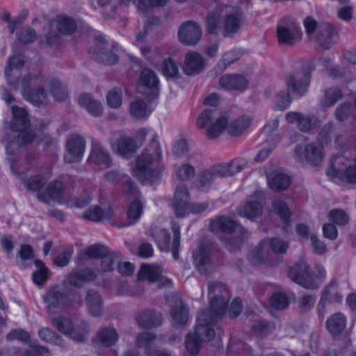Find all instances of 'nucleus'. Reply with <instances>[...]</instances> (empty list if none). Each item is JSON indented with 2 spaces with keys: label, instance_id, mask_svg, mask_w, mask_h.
<instances>
[{
  "label": "nucleus",
  "instance_id": "6",
  "mask_svg": "<svg viewBox=\"0 0 356 356\" xmlns=\"http://www.w3.org/2000/svg\"><path fill=\"white\" fill-rule=\"evenodd\" d=\"M13 120L10 124V130L17 132V138L15 140H4L6 151L8 156L13 154V147L17 150L19 146L25 145L34 140L35 135L29 129L26 111L15 106H12Z\"/></svg>",
  "mask_w": 356,
  "mask_h": 356
},
{
  "label": "nucleus",
  "instance_id": "15",
  "mask_svg": "<svg viewBox=\"0 0 356 356\" xmlns=\"http://www.w3.org/2000/svg\"><path fill=\"white\" fill-rule=\"evenodd\" d=\"M317 44L323 49H329L339 39V33L336 27L328 22L319 23L318 32L316 34Z\"/></svg>",
  "mask_w": 356,
  "mask_h": 356
},
{
  "label": "nucleus",
  "instance_id": "31",
  "mask_svg": "<svg viewBox=\"0 0 356 356\" xmlns=\"http://www.w3.org/2000/svg\"><path fill=\"white\" fill-rule=\"evenodd\" d=\"M161 268L155 265H142L138 277L140 280H146L149 282L156 280L161 274Z\"/></svg>",
  "mask_w": 356,
  "mask_h": 356
},
{
  "label": "nucleus",
  "instance_id": "48",
  "mask_svg": "<svg viewBox=\"0 0 356 356\" xmlns=\"http://www.w3.org/2000/svg\"><path fill=\"white\" fill-rule=\"evenodd\" d=\"M328 220L337 225H344L348 221V216L341 209H334L327 215Z\"/></svg>",
  "mask_w": 356,
  "mask_h": 356
},
{
  "label": "nucleus",
  "instance_id": "22",
  "mask_svg": "<svg viewBox=\"0 0 356 356\" xmlns=\"http://www.w3.org/2000/svg\"><path fill=\"white\" fill-rule=\"evenodd\" d=\"M309 76L307 74H298L288 79L289 90L293 96H302L309 86Z\"/></svg>",
  "mask_w": 356,
  "mask_h": 356
},
{
  "label": "nucleus",
  "instance_id": "9",
  "mask_svg": "<svg viewBox=\"0 0 356 356\" xmlns=\"http://www.w3.org/2000/svg\"><path fill=\"white\" fill-rule=\"evenodd\" d=\"M289 277L295 282L307 289L316 287L320 282L325 277L323 269L319 270L318 276L311 274L305 261L299 262L290 268Z\"/></svg>",
  "mask_w": 356,
  "mask_h": 356
},
{
  "label": "nucleus",
  "instance_id": "25",
  "mask_svg": "<svg viewBox=\"0 0 356 356\" xmlns=\"http://www.w3.org/2000/svg\"><path fill=\"white\" fill-rule=\"evenodd\" d=\"M268 184L274 191L286 189L290 185L289 177L281 171L267 175Z\"/></svg>",
  "mask_w": 356,
  "mask_h": 356
},
{
  "label": "nucleus",
  "instance_id": "60",
  "mask_svg": "<svg viewBox=\"0 0 356 356\" xmlns=\"http://www.w3.org/2000/svg\"><path fill=\"white\" fill-rule=\"evenodd\" d=\"M7 339L9 341L17 339L22 342H26L29 339V334L22 330H15L7 335Z\"/></svg>",
  "mask_w": 356,
  "mask_h": 356
},
{
  "label": "nucleus",
  "instance_id": "3",
  "mask_svg": "<svg viewBox=\"0 0 356 356\" xmlns=\"http://www.w3.org/2000/svg\"><path fill=\"white\" fill-rule=\"evenodd\" d=\"M252 122L248 116L234 120L227 114L214 119L213 111L204 110L197 119L196 124L198 128L206 130L208 138H215L225 131L230 136H239L250 127Z\"/></svg>",
  "mask_w": 356,
  "mask_h": 356
},
{
  "label": "nucleus",
  "instance_id": "42",
  "mask_svg": "<svg viewBox=\"0 0 356 356\" xmlns=\"http://www.w3.org/2000/svg\"><path fill=\"white\" fill-rule=\"evenodd\" d=\"M210 255V249L208 247L201 246L199 250L193 254L194 261L197 268L201 270L209 263Z\"/></svg>",
  "mask_w": 356,
  "mask_h": 356
},
{
  "label": "nucleus",
  "instance_id": "16",
  "mask_svg": "<svg viewBox=\"0 0 356 356\" xmlns=\"http://www.w3.org/2000/svg\"><path fill=\"white\" fill-rule=\"evenodd\" d=\"M85 255L88 259L102 257L101 261L102 270L104 272L112 270L115 261L114 255L108 254L107 249L99 245H94L88 248L85 251Z\"/></svg>",
  "mask_w": 356,
  "mask_h": 356
},
{
  "label": "nucleus",
  "instance_id": "46",
  "mask_svg": "<svg viewBox=\"0 0 356 356\" xmlns=\"http://www.w3.org/2000/svg\"><path fill=\"white\" fill-rule=\"evenodd\" d=\"M94 277V275L88 269L83 270L80 273L72 274L69 277V282L74 286H80L83 282L90 280Z\"/></svg>",
  "mask_w": 356,
  "mask_h": 356
},
{
  "label": "nucleus",
  "instance_id": "38",
  "mask_svg": "<svg viewBox=\"0 0 356 356\" xmlns=\"http://www.w3.org/2000/svg\"><path fill=\"white\" fill-rule=\"evenodd\" d=\"M111 209L108 207L106 211H102L97 207L90 208L84 214L86 218L92 221H99L108 219L111 216Z\"/></svg>",
  "mask_w": 356,
  "mask_h": 356
},
{
  "label": "nucleus",
  "instance_id": "55",
  "mask_svg": "<svg viewBox=\"0 0 356 356\" xmlns=\"http://www.w3.org/2000/svg\"><path fill=\"white\" fill-rule=\"evenodd\" d=\"M27 16V13H22L16 17H13L10 22L8 23V31L10 34H13L16 29L18 28L19 25L23 24L26 17Z\"/></svg>",
  "mask_w": 356,
  "mask_h": 356
},
{
  "label": "nucleus",
  "instance_id": "29",
  "mask_svg": "<svg viewBox=\"0 0 356 356\" xmlns=\"http://www.w3.org/2000/svg\"><path fill=\"white\" fill-rule=\"evenodd\" d=\"M79 103L94 116L99 115L102 113V104L99 102L92 99L88 94L81 95L79 97Z\"/></svg>",
  "mask_w": 356,
  "mask_h": 356
},
{
  "label": "nucleus",
  "instance_id": "35",
  "mask_svg": "<svg viewBox=\"0 0 356 356\" xmlns=\"http://www.w3.org/2000/svg\"><path fill=\"white\" fill-rule=\"evenodd\" d=\"M86 302L90 313L93 316H98L101 314L102 300L100 296L95 291H90L86 297Z\"/></svg>",
  "mask_w": 356,
  "mask_h": 356
},
{
  "label": "nucleus",
  "instance_id": "57",
  "mask_svg": "<svg viewBox=\"0 0 356 356\" xmlns=\"http://www.w3.org/2000/svg\"><path fill=\"white\" fill-rule=\"evenodd\" d=\"M333 64L332 59L327 57L313 58L305 64V67H329Z\"/></svg>",
  "mask_w": 356,
  "mask_h": 356
},
{
  "label": "nucleus",
  "instance_id": "13",
  "mask_svg": "<svg viewBox=\"0 0 356 356\" xmlns=\"http://www.w3.org/2000/svg\"><path fill=\"white\" fill-rule=\"evenodd\" d=\"M288 248V244L279 238L262 241L258 247L252 251L249 258L251 261H260L265 254L271 250L274 253H284Z\"/></svg>",
  "mask_w": 356,
  "mask_h": 356
},
{
  "label": "nucleus",
  "instance_id": "14",
  "mask_svg": "<svg viewBox=\"0 0 356 356\" xmlns=\"http://www.w3.org/2000/svg\"><path fill=\"white\" fill-rule=\"evenodd\" d=\"M202 31L195 22L187 21L179 29L178 37L181 43L187 46L197 44L201 40Z\"/></svg>",
  "mask_w": 356,
  "mask_h": 356
},
{
  "label": "nucleus",
  "instance_id": "33",
  "mask_svg": "<svg viewBox=\"0 0 356 356\" xmlns=\"http://www.w3.org/2000/svg\"><path fill=\"white\" fill-rule=\"evenodd\" d=\"M236 227V223L228 217H220L213 219L211 222L210 228L213 232L218 229L223 232L234 230Z\"/></svg>",
  "mask_w": 356,
  "mask_h": 356
},
{
  "label": "nucleus",
  "instance_id": "26",
  "mask_svg": "<svg viewBox=\"0 0 356 356\" xmlns=\"http://www.w3.org/2000/svg\"><path fill=\"white\" fill-rule=\"evenodd\" d=\"M112 149L120 156L127 158L135 152L136 145L132 140L124 137L119 139L116 143H113Z\"/></svg>",
  "mask_w": 356,
  "mask_h": 356
},
{
  "label": "nucleus",
  "instance_id": "53",
  "mask_svg": "<svg viewBox=\"0 0 356 356\" xmlns=\"http://www.w3.org/2000/svg\"><path fill=\"white\" fill-rule=\"evenodd\" d=\"M318 24L316 19L311 16L306 17L303 21L305 32L309 36L313 35L315 31L318 32Z\"/></svg>",
  "mask_w": 356,
  "mask_h": 356
},
{
  "label": "nucleus",
  "instance_id": "52",
  "mask_svg": "<svg viewBox=\"0 0 356 356\" xmlns=\"http://www.w3.org/2000/svg\"><path fill=\"white\" fill-rule=\"evenodd\" d=\"M193 168L188 164L180 165L176 171V177L181 181L189 179L194 175Z\"/></svg>",
  "mask_w": 356,
  "mask_h": 356
},
{
  "label": "nucleus",
  "instance_id": "34",
  "mask_svg": "<svg viewBox=\"0 0 356 356\" xmlns=\"http://www.w3.org/2000/svg\"><path fill=\"white\" fill-rule=\"evenodd\" d=\"M339 286L336 282H332L324 291L320 304H324L325 301L340 302L342 300V295L338 293Z\"/></svg>",
  "mask_w": 356,
  "mask_h": 356
},
{
  "label": "nucleus",
  "instance_id": "40",
  "mask_svg": "<svg viewBox=\"0 0 356 356\" xmlns=\"http://www.w3.org/2000/svg\"><path fill=\"white\" fill-rule=\"evenodd\" d=\"M97 339L103 346H109L116 342L118 334L113 328H106L99 332Z\"/></svg>",
  "mask_w": 356,
  "mask_h": 356
},
{
  "label": "nucleus",
  "instance_id": "30",
  "mask_svg": "<svg viewBox=\"0 0 356 356\" xmlns=\"http://www.w3.org/2000/svg\"><path fill=\"white\" fill-rule=\"evenodd\" d=\"M169 0H134V3L140 13L146 14L149 10L164 7Z\"/></svg>",
  "mask_w": 356,
  "mask_h": 356
},
{
  "label": "nucleus",
  "instance_id": "21",
  "mask_svg": "<svg viewBox=\"0 0 356 356\" xmlns=\"http://www.w3.org/2000/svg\"><path fill=\"white\" fill-rule=\"evenodd\" d=\"M261 193H257L253 197L254 200L248 201L244 205L238 208V215L248 219H253L260 215L261 212Z\"/></svg>",
  "mask_w": 356,
  "mask_h": 356
},
{
  "label": "nucleus",
  "instance_id": "1",
  "mask_svg": "<svg viewBox=\"0 0 356 356\" xmlns=\"http://www.w3.org/2000/svg\"><path fill=\"white\" fill-rule=\"evenodd\" d=\"M222 286L216 284L209 286V296L211 300V307L213 310V314L201 313L197 317V324L193 334L190 333L186 340V347L187 350L193 355L197 354L201 347V343L204 341H210L214 334L212 328L214 321L213 315L220 316L226 312L227 302L223 297L219 296L216 299L212 298L213 294L220 292Z\"/></svg>",
  "mask_w": 356,
  "mask_h": 356
},
{
  "label": "nucleus",
  "instance_id": "4",
  "mask_svg": "<svg viewBox=\"0 0 356 356\" xmlns=\"http://www.w3.org/2000/svg\"><path fill=\"white\" fill-rule=\"evenodd\" d=\"M161 158L159 144L154 139L145 151L131 164L133 175L143 184L156 183L161 177V171L157 168Z\"/></svg>",
  "mask_w": 356,
  "mask_h": 356
},
{
  "label": "nucleus",
  "instance_id": "45",
  "mask_svg": "<svg viewBox=\"0 0 356 356\" xmlns=\"http://www.w3.org/2000/svg\"><path fill=\"white\" fill-rule=\"evenodd\" d=\"M106 102L109 107L119 108L122 102V92L120 88H114L110 90L106 96Z\"/></svg>",
  "mask_w": 356,
  "mask_h": 356
},
{
  "label": "nucleus",
  "instance_id": "12",
  "mask_svg": "<svg viewBox=\"0 0 356 356\" xmlns=\"http://www.w3.org/2000/svg\"><path fill=\"white\" fill-rule=\"evenodd\" d=\"M172 239L169 234L163 229H156L152 235L156 242L159 248L163 252H172L175 259H178V248L179 245L180 229L179 227L175 224L172 226Z\"/></svg>",
  "mask_w": 356,
  "mask_h": 356
},
{
  "label": "nucleus",
  "instance_id": "56",
  "mask_svg": "<svg viewBox=\"0 0 356 356\" xmlns=\"http://www.w3.org/2000/svg\"><path fill=\"white\" fill-rule=\"evenodd\" d=\"M40 338L45 341L60 345L59 338L47 328H42L38 332Z\"/></svg>",
  "mask_w": 356,
  "mask_h": 356
},
{
  "label": "nucleus",
  "instance_id": "28",
  "mask_svg": "<svg viewBox=\"0 0 356 356\" xmlns=\"http://www.w3.org/2000/svg\"><path fill=\"white\" fill-rule=\"evenodd\" d=\"M296 231L303 238H308L309 236L312 246L316 254H321L325 251L326 247L325 244L319 241L314 234H309L308 227L305 225L299 224L296 227Z\"/></svg>",
  "mask_w": 356,
  "mask_h": 356
},
{
  "label": "nucleus",
  "instance_id": "44",
  "mask_svg": "<svg viewBox=\"0 0 356 356\" xmlns=\"http://www.w3.org/2000/svg\"><path fill=\"white\" fill-rule=\"evenodd\" d=\"M19 42L23 44L33 43L36 40L37 34L35 30L30 26L23 27L17 33Z\"/></svg>",
  "mask_w": 356,
  "mask_h": 356
},
{
  "label": "nucleus",
  "instance_id": "8",
  "mask_svg": "<svg viewBox=\"0 0 356 356\" xmlns=\"http://www.w3.org/2000/svg\"><path fill=\"white\" fill-rule=\"evenodd\" d=\"M120 51V48L115 45L108 49V43L102 36L96 37L88 49V53L93 59L108 65H114L118 63Z\"/></svg>",
  "mask_w": 356,
  "mask_h": 356
},
{
  "label": "nucleus",
  "instance_id": "59",
  "mask_svg": "<svg viewBox=\"0 0 356 356\" xmlns=\"http://www.w3.org/2000/svg\"><path fill=\"white\" fill-rule=\"evenodd\" d=\"M26 64V57L22 54H15L8 60L7 67H23Z\"/></svg>",
  "mask_w": 356,
  "mask_h": 356
},
{
  "label": "nucleus",
  "instance_id": "7",
  "mask_svg": "<svg viewBox=\"0 0 356 356\" xmlns=\"http://www.w3.org/2000/svg\"><path fill=\"white\" fill-rule=\"evenodd\" d=\"M26 186L29 190L37 192L38 198L41 202L59 204L68 202L69 195L65 191L63 184L59 181L51 183L44 186V178L37 176L31 179Z\"/></svg>",
  "mask_w": 356,
  "mask_h": 356
},
{
  "label": "nucleus",
  "instance_id": "10",
  "mask_svg": "<svg viewBox=\"0 0 356 356\" xmlns=\"http://www.w3.org/2000/svg\"><path fill=\"white\" fill-rule=\"evenodd\" d=\"M301 28L292 19L284 17L277 25V38L282 44L292 46L301 40Z\"/></svg>",
  "mask_w": 356,
  "mask_h": 356
},
{
  "label": "nucleus",
  "instance_id": "27",
  "mask_svg": "<svg viewBox=\"0 0 356 356\" xmlns=\"http://www.w3.org/2000/svg\"><path fill=\"white\" fill-rule=\"evenodd\" d=\"M346 325V318L341 314L337 313L332 315L326 321V327L332 335L341 333Z\"/></svg>",
  "mask_w": 356,
  "mask_h": 356
},
{
  "label": "nucleus",
  "instance_id": "61",
  "mask_svg": "<svg viewBox=\"0 0 356 356\" xmlns=\"http://www.w3.org/2000/svg\"><path fill=\"white\" fill-rule=\"evenodd\" d=\"M341 97V92L337 89H331L325 94V103L327 106H332Z\"/></svg>",
  "mask_w": 356,
  "mask_h": 356
},
{
  "label": "nucleus",
  "instance_id": "63",
  "mask_svg": "<svg viewBox=\"0 0 356 356\" xmlns=\"http://www.w3.org/2000/svg\"><path fill=\"white\" fill-rule=\"evenodd\" d=\"M18 257L22 261L31 259L33 257L32 248L27 245H22L18 252Z\"/></svg>",
  "mask_w": 356,
  "mask_h": 356
},
{
  "label": "nucleus",
  "instance_id": "54",
  "mask_svg": "<svg viewBox=\"0 0 356 356\" xmlns=\"http://www.w3.org/2000/svg\"><path fill=\"white\" fill-rule=\"evenodd\" d=\"M154 337L148 332H145L142 335H140L136 340V344L138 347H143L147 350L152 348L153 344Z\"/></svg>",
  "mask_w": 356,
  "mask_h": 356
},
{
  "label": "nucleus",
  "instance_id": "5",
  "mask_svg": "<svg viewBox=\"0 0 356 356\" xmlns=\"http://www.w3.org/2000/svg\"><path fill=\"white\" fill-rule=\"evenodd\" d=\"M138 90L148 96V99H154L158 95L159 90V80L150 68H144L143 70ZM131 115L136 119H143L148 117L152 112L150 106V100L143 101L140 99L134 100L129 107Z\"/></svg>",
  "mask_w": 356,
  "mask_h": 356
},
{
  "label": "nucleus",
  "instance_id": "11",
  "mask_svg": "<svg viewBox=\"0 0 356 356\" xmlns=\"http://www.w3.org/2000/svg\"><path fill=\"white\" fill-rule=\"evenodd\" d=\"M188 193L184 185L181 184L176 188L173 200V209L178 218L185 217L190 213H199L203 211L207 206L204 204L189 205L188 204Z\"/></svg>",
  "mask_w": 356,
  "mask_h": 356
},
{
  "label": "nucleus",
  "instance_id": "43",
  "mask_svg": "<svg viewBox=\"0 0 356 356\" xmlns=\"http://www.w3.org/2000/svg\"><path fill=\"white\" fill-rule=\"evenodd\" d=\"M171 317L177 324L185 323L188 319V309L180 302L178 306L172 309Z\"/></svg>",
  "mask_w": 356,
  "mask_h": 356
},
{
  "label": "nucleus",
  "instance_id": "18",
  "mask_svg": "<svg viewBox=\"0 0 356 356\" xmlns=\"http://www.w3.org/2000/svg\"><path fill=\"white\" fill-rule=\"evenodd\" d=\"M125 191L127 194L132 196L134 200L131 202L127 212V217L129 220L126 225H129L133 222L138 220L142 213V204L140 197L139 193L137 188L129 182L125 186Z\"/></svg>",
  "mask_w": 356,
  "mask_h": 356
},
{
  "label": "nucleus",
  "instance_id": "62",
  "mask_svg": "<svg viewBox=\"0 0 356 356\" xmlns=\"http://www.w3.org/2000/svg\"><path fill=\"white\" fill-rule=\"evenodd\" d=\"M324 236L330 240H334L337 238L338 231L336 227L332 224H325L323 227Z\"/></svg>",
  "mask_w": 356,
  "mask_h": 356
},
{
  "label": "nucleus",
  "instance_id": "2",
  "mask_svg": "<svg viewBox=\"0 0 356 356\" xmlns=\"http://www.w3.org/2000/svg\"><path fill=\"white\" fill-rule=\"evenodd\" d=\"M215 6L207 17V31L211 35L220 33L225 38H233L243 24V14L238 7L221 3L213 0Z\"/></svg>",
  "mask_w": 356,
  "mask_h": 356
},
{
  "label": "nucleus",
  "instance_id": "47",
  "mask_svg": "<svg viewBox=\"0 0 356 356\" xmlns=\"http://www.w3.org/2000/svg\"><path fill=\"white\" fill-rule=\"evenodd\" d=\"M63 298L64 297L58 293L56 289H52L47 293L44 297V301L50 308L51 306H58L63 302Z\"/></svg>",
  "mask_w": 356,
  "mask_h": 356
},
{
  "label": "nucleus",
  "instance_id": "50",
  "mask_svg": "<svg viewBox=\"0 0 356 356\" xmlns=\"http://www.w3.org/2000/svg\"><path fill=\"white\" fill-rule=\"evenodd\" d=\"M270 305L274 309H284L289 305V299L286 295L277 293L271 297Z\"/></svg>",
  "mask_w": 356,
  "mask_h": 356
},
{
  "label": "nucleus",
  "instance_id": "36",
  "mask_svg": "<svg viewBox=\"0 0 356 356\" xmlns=\"http://www.w3.org/2000/svg\"><path fill=\"white\" fill-rule=\"evenodd\" d=\"M304 156L311 164L317 165L323 158L322 147L318 148L313 145H308L305 149Z\"/></svg>",
  "mask_w": 356,
  "mask_h": 356
},
{
  "label": "nucleus",
  "instance_id": "19",
  "mask_svg": "<svg viewBox=\"0 0 356 356\" xmlns=\"http://www.w3.org/2000/svg\"><path fill=\"white\" fill-rule=\"evenodd\" d=\"M51 26L55 28L60 35L65 36L73 35L78 29L76 20L64 14L58 15L53 19Z\"/></svg>",
  "mask_w": 356,
  "mask_h": 356
},
{
  "label": "nucleus",
  "instance_id": "49",
  "mask_svg": "<svg viewBox=\"0 0 356 356\" xmlns=\"http://www.w3.org/2000/svg\"><path fill=\"white\" fill-rule=\"evenodd\" d=\"M184 62L186 67H203L204 65V58L196 51L188 53L185 56Z\"/></svg>",
  "mask_w": 356,
  "mask_h": 356
},
{
  "label": "nucleus",
  "instance_id": "24",
  "mask_svg": "<svg viewBox=\"0 0 356 356\" xmlns=\"http://www.w3.org/2000/svg\"><path fill=\"white\" fill-rule=\"evenodd\" d=\"M220 84L226 89L243 90L248 83L243 76L227 74L221 77Z\"/></svg>",
  "mask_w": 356,
  "mask_h": 356
},
{
  "label": "nucleus",
  "instance_id": "32",
  "mask_svg": "<svg viewBox=\"0 0 356 356\" xmlns=\"http://www.w3.org/2000/svg\"><path fill=\"white\" fill-rule=\"evenodd\" d=\"M52 323L61 332L68 335L70 338L79 341L83 340V337H77L76 336L72 323L69 320L60 318L53 319Z\"/></svg>",
  "mask_w": 356,
  "mask_h": 356
},
{
  "label": "nucleus",
  "instance_id": "64",
  "mask_svg": "<svg viewBox=\"0 0 356 356\" xmlns=\"http://www.w3.org/2000/svg\"><path fill=\"white\" fill-rule=\"evenodd\" d=\"M342 62L343 65H356V52L349 50L344 51Z\"/></svg>",
  "mask_w": 356,
  "mask_h": 356
},
{
  "label": "nucleus",
  "instance_id": "39",
  "mask_svg": "<svg viewBox=\"0 0 356 356\" xmlns=\"http://www.w3.org/2000/svg\"><path fill=\"white\" fill-rule=\"evenodd\" d=\"M286 120L289 123H296L302 131H307L312 124V120L307 118H303L297 113H289L286 116Z\"/></svg>",
  "mask_w": 356,
  "mask_h": 356
},
{
  "label": "nucleus",
  "instance_id": "37",
  "mask_svg": "<svg viewBox=\"0 0 356 356\" xmlns=\"http://www.w3.org/2000/svg\"><path fill=\"white\" fill-rule=\"evenodd\" d=\"M36 271L33 274V281L38 285L44 283L49 276V270L44 264L39 260L35 261Z\"/></svg>",
  "mask_w": 356,
  "mask_h": 356
},
{
  "label": "nucleus",
  "instance_id": "17",
  "mask_svg": "<svg viewBox=\"0 0 356 356\" xmlns=\"http://www.w3.org/2000/svg\"><path fill=\"white\" fill-rule=\"evenodd\" d=\"M85 147V141L82 137L76 135L71 136L67 143L65 161L67 163L79 161L83 158Z\"/></svg>",
  "mask_w": 356,
  "mask_h": 356
},
{
  "label": "nucleus",
  "instance_id": "41",
  "mask_svg": "<svg viewBox=\"0 0 356 356\" xmlns=\"http://www.w3.org/2000/svg\"><path fill=\"white\" fill-rule=\"evenodd\" d=\"M91 5L94 9L99 7L108 10L109 15H111L115 14L118 9L119 1L118 0H91Z\"/></svg>",
  "mask_w": 356,
  "mask_h": 356
},
{
  "label": "nucleus",
  "instance_id": "23",
  "mask_svg": "<svg viewBox=\"0 0 356 356\" xmlns=\"http://www.w3.org/2000/svg\"><path fill=\"white\" fill-rule=\"evenodd\" d=\"M88 162L92 166H99L103 169L109 166L111 161L107 152L98 143H94L88 158Z\"/></svg>",
  "mask_w": 356,
  "mask_h": 356
},
{
  "label": "nucleus",
  "instance_id": "58",
  "mask_svg": "<svg viewBox=\"0 0 356 356\" xmlns=\"http://www.w3.org/2000/svg\"><path fill=\"white\" fill-rule=\"evenodd\" d=\"M241 57L239 51L233 50L225 54L221 59L222 64L225 67L232 65L235 61L238 60Z\"/></svg>",
  "mask_w": 356,
  "mask_h": 356
},
{
  "label": "nucleus",
  "instance_id": "51",
  "mask_svg": "<svg viewBox=\"0 0 356 356\" xmlns=\"http://www.w3.org/2000/svg\"><path fill=\"white\" fill-rule=\"evenodd\" d=\"M273 207L274 211L278 214V216L283 221L288 220L290 213L284 201L282 200H275L273 202Z\"/></svg>",
  "mask_w": 356,
  "mask_h": 356
},
{
  "label": "nucleus",
  "instance_id": "20",
  "mask_svg": "<svg viewBox=\"0 0 356 356\" xmlns=\"http://www.w3.org/2000/svg\"><path fill=\"white\" fill-rule=\"evenodd\" d=\"M241 170V168H239L238 165L235 162H232L230 164L221 165L216 168L213 173L210 172H204L198 178L197 184H200L203 186L206 184L210 182L214 177L231 176L240 171Z\"/></svg>",
  "mask_w": 356,
  "mask_h": 356
}]
</instances>
